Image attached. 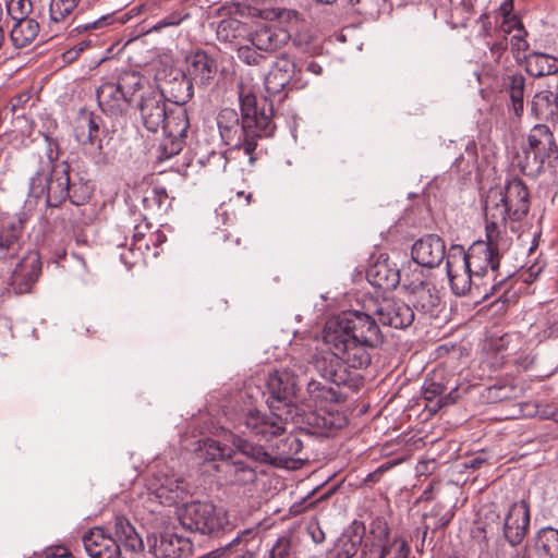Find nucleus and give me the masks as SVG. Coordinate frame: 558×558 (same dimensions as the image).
I'll use <instances>...</instances> for the list:
<instances>
[{
  "mask_svg": "<svg viewBox=\"0 0 558 558\" xmlns=\"http://www.w3.org/2000/svg\"><path fill=\"white\" fill-rule=\"evenodd\" d=\"M365 526L354 521L336 541L328 551V558H352L365 539Z\"/></svg>",
  "mask_w": 558,
  "mask_h": 558,
  "instance_id": "obj_25",
  "label": "nucleus"
},
{
  "mask_svg": "<svg viewBox=\"0 0 558 558\" xmlns=\"http://www.w3.org/2000/svg\"><path fill=\"white\" fill-rule=\"evenodd\" d=\"M45 554L47 558H73L69 549L62 546L47 548Z\"/></svg>",
  "mask_w": 558,
  "mask_h": 558,
  "instance_id": "obj_56",
  "label": "nucleus"
},
{
  "mask_svg": "<svg viewBox=\"0 0 558 558\" xmlns=\"http://www.w3.org/2000/svg\"><path fill=\"white\" fill-rule=\"evenodd\" d=\"M179 518L184 529L204 535L225 532L231 525L228 512L209 501H193L184 505Z\"/></svg>",
  "mask_w": 558,
  "mask_h": 558,
  "instance_id": "obj_6",
  "label": "nucleus"
},
{
  "mask_svg": "<svg viewBox=\"0 0 558 558\" xmlns=\"http://www.w3.org/2000/svg\"><path fill=\"white\" fill-rule=\"evenodd\" d=\"M142 24H144L142 26V36H143V35L150 34L153 32H157L160 28L166 27V26L177 25V24H179V20H174L172 17H166V19L161 20L160 22H158L156 24H149L145 20V21L142 22Z\"/></svg>",
  "mask_w": 558,
  "mask_h": 558,
  "instance_id": "obj_54",
  "label": "nucleus"
},
{
  "mask_svg": "<svg viewBox=\"0 0 558 558\" xmlns=\"http://www.w3.org/2000/svg\"><path fill=\"white\" fill-rule=\"evenodd\" d=\"M531 111L539 120H553L558 116V100L550 90L536 93L531 101Z\"/></svg>",
  "mask_w": 558,
  "mask_h": 558,
  "instance_id": "obj_38",
  "label": "nucleus"
},
{
  "mask_svg": "<svg viewBox=\"0 0 558 558\" xmlns=\"http://www.w3.org/2000/svg\"><path fill=\"white\" fill-rule=\"evenodd\" d=\"M307 397L302 399V403L310 410L324 408L327 403L337 402L338 391L318 380L311 379L306 387Z\"/></svg>",
  "mask_w": 558,
  "mask_h": 558,
  "instance_id": "obj_33",
  "label": "nucleus"
},
{
  "mask_svg": "<svg viewBox=\"0 0 558 558\" xmlns=\"http://www.w3.org/2000/svg\"><path fill=\"white\" fill-rule=\"evenodd\" d=\"M499 525V514L492 508L485 509L483 514V532H493L494 529H498Z\"/></svg>",
  "mask_w": 558,
  "mask_h": 558,
  "instance_id": "obj_51",
  "label": "nucleus"
},
{
  "mask_svg": "<svg viewBox=\"0 0 558 558\" xmlns=\"http://www.w3.org/2000/svg\"><path fill=\"white\" fill-rule=\"evenodd\" d=\"M526 71L533 76H545L558 72V59L554 56L532 52L526 57Z\"/></svg>",
  "mask_w": 558,
  "mask_h": 558,
  "instance_id": "obj_40",
  "label": "nucleus"
},
{
  "mask_svg": "<svg viewBox=\"0 0 558 558\" xmlns=\"http://www.w3.org/2000/svg\"><path fill=\"white\" fill-rule=\"evenodd\" d=\"M43 272V263L37 251H27L16 263L8 281L9 288L15 294L33 292Z\"/></svg>",
  "mask_w": 558,
  "mask_h": 558,
  "instance_id": "obj_14",
  "label": "nucleus"
},
{
  "mask_svg": "<svg viewBox=\"0 0 558 558\" xmlns=\"http://www.w3.org/2000/svg\"><path fill=\"white\" fill-rule=\"evenodd\" d=\"M58 158V153L53 154L52 149L50 148L48 151V159L53 162Z\"/></svg>",
  "mask_w": 558,
  "mask_h": 558,
  "instance_id": "obj_64",
  "label": "nucleus"
},
{
  "mask_svg": "<svg viewBox=\"0 0 558 558\" xmlns=\"http://www.w3.org/2000/svg\"><path fill=\"white\" fill-rule=\"evenodd\" d=\"M399 284L409 294L432 282L429 272L425 271L421 265L414 263L413 260L408 262L402 266L399 271Z\"/></svg>",
  "mask_w": 558,
  "mask_h": 558,
  "instance_id": "obj_34",
  "label": "nucleus"
},
{
  "mask_svg": "<svg viewBox=\"0 0 558 558\" xmlns=\"http://www.w3.org/2000/svg\"><path fill=\"white\" fill-rule=\"evenodd\" d=\"M133 14H140V7L136 5L130 10V12L125 13L124 16L121 19L122 23H125L128 20L132 17Z\"/></svg>",
  "mask_w": 558,
  "mask_h": 558,
  "instance_id": "obj_62",
  "label": "nucleus"
},
{
  "mask_svg": "<svg viewBox=\"0 0 558 558\" xmlns=\"http://www.w3.org/2000/svg\"><path fill=\"white\" fill-rule=\"evenodd\" d=\"M238 57L246 64H258L264 59L262 51L250 45L240 46L238 49Z\"/></svg>",
  "mask_w": 558,
  "mask_h": 558,
  "instance_id": "obj_46",
  "label": "nucleus"
},
{
  "mask_svg": "<svg viewBox=\"0 0 558 558\" xmlns=\"http://www.w3.org/2000/svg\"><path fill=\"white\" fill-rule=\"evenodd\" d=\"M556 153L557 145L549 128L537 124L530 131L526 144L513 155L512 165L525 175L534 177L542 171L545 160Z\"/></svg>",
  "mask_w": 558,
  "mask_h": 558,
  "instance_id": "obj_5",
  "label": "nucleus"
},
{
  "mask_svg": "<svg viewBox=\"0 0 558 558\" xmlns=\"http://www.w3.org/2000/svg\"><path fill=\"white\" fill-rule=\"evenodd\" d=\"M245 25L236 19L222 20L217 28L218 38L223 41H232L245 33Z\"/></svg>",
  "mask_w": 558,
  "mask_h": 558,
  "instance_id": "obj_43",
  "label": "nucleus"
},
{
  "mask_svg": "<svg viewBox=\"0 0 558 558\" xmlns=\"http://www.w3.org/2000/svg\"><path fill=\"white\" fill-rule=\"evenodd\" d=\"M81 0H51L44 32L49 38L62 34L74 21V12Z\"/></svg>",
  "mask_w": 558,
  "mask_h": 558,
  "instance_id": "obj_22",
  "label": "nucleus"
},
{
  "mask_svg": "<svg viewBox=\"0 0 558 558\" xmlns=\"http://www.w3.org/2000/svg\"><path fill=\"white\" fill-rule=\"evenodd\" d=\"M412 260L425 268L440 265L446 255L445 241L436 234H427L414 242L411 250Z\"/></svg>",
  "mask_w": 558,
  "mask_h": 558,
  "instance_id": "obj_21",
  "label": "nucleus"
},
{
  "mask_svg": "<svg viewBox=\"0 0 558 558\" xmlns=\"http://www.w3.org/2000/svg\"><path fill=\"white\" fill-rule=\"evenodd\" d=\"M40 31L39 23L34 19H20L16 20L11 33L10 38L16 48H24L35 40Z\"/></svg>",
  "mask_w": 558,
  "mask_h": 558,
  "instance_id": "obj_36",
  "label": "nucleus"
},
{
  "mask_svg": "<svg viewBox=\"0 0 558 558\" xmlns=\"http://www.w3.org/2000/svg\"><path fill=\"white\" fill-rule=\"evenodd\" d=\"M185 74L192 85L207 86L217 74V63L207 52L197 50L186 57Z\"/></svg>",
  "mask_w": 558,
  "mask_h": 558,
  "instance_id": "obj_24",
  "label": "nucleus"
},
{
  "mask_svg": "<svg viewBox=\"0 0 558 558\" xmlns=\"http://www.w3.org/2000/svg\"><path fill=\"white\" fill-rule=\"evenodd\" d=\"M121 260L129 267L132 268L136 265L137 260L134 258V251L131 247L128 252L121 254Z\"/></svg>",
  "mask_w": 558,
  "mask_h": 558,
  "instance_id": "obj_59",
  "label": "nucleus"
},
{
  "mask_svg": "<svg viewBox=\"0 0 558 558\" xmlns=\"http://www.w3.org/2000/svg\"><path fill=\"white\" fill-rule=\"evenodd\" d=\"M501 90L509 96V108L520 118L524 111L525 76L520 72L507 73L501 81Z\"/></svg>",
  "mask_w": 558,
  "mask_h": 558,
  "instance_id": "obj_32",
  "label": "nucleus"
},
{
  "mask_svg": "<svg viewBox=\"0 0 558 558\" xmlns=\"http://www.w3.org/2000/svg\"><path fill=\"white\" fill-rule=\"evenodd\" d=\"M530 508L526 501L512 502L502 519V535L511 547L519 546L530 529Z\"/></svg>",
  "mask_w": 558,
  "mask_h": 558,
  "instance_id": "obj_18",
  "label": "nucleus"
},
{
  "mask_svg": "<svg viewBox=\"0 0 558 558\" xmlns=\"http://www.w3.org/2000/svg\"><path fill=\"white\" fill-rule=\"evenodd\" d=\"M447 276L450 282L452 292L456 295H465L472 289L482 294L486 299L488 293L483 289L487 282H482L475 279V275L471 274V268L464 260V248L461 245H452L447 253Z\"/></svg>",
  "mask_w": 558,
  "mask_h": 558,
  "instance_id": "obj_9",
  "label": "nucleus"
},
{
  "mask_svg": "<svg viewBox=\"0 0 558 558\" xmlns=\"http://www.w3.org/2000/svg\"><path fill=\"white\" fill-rule=\"evenodd\" d=\"M507 49V44L502 40L494 43L489 50L496 62H499L500 58Z\"/></svg>",
  "mask_w": 558,
  "mask_h": 558,
  "instance_id": "obj_57",
  "label": "nucleus"
},
{
  "mask_svg": "<svg viewBox=\"0 0 558 558\" xmlns=\"http://www.w3.org/2000/svg\"><path fill=\"white\" fill-rule=\"evenodd\" d=\"M533 548L537 558H558V530L543 527L537 531Z\"/></svg>",
  "mask_w": 558,
  "mask_h": 558,
  "instance_id": "obj_35",
  "label": "nucleus"
},
{
  "mask_svg": "<svg viewBox=\"0 0 558 558\" xmlns=\"http://www.w3.org/2000/svg\"><path fill=\"white\" fill-rule=\"evenodd\" d=\"M410 295L414 308L424 314L435 315L440 305V298L433 282L413 291Z\"/></svg>",
  "mask_w": 558,
  "mask_h": 558,
  "instance_id": "obj_37",
  "label": "nucleus"
},
{
  "mask_svg": "<svg viewBox=\"0 0 558 558\" xmlns=\"http://www.w3.org/2000/svg\"><path fill=\"white\" fill-rule=\"evenodd\" d=\"M293 418L294 415H291L289 409L286 411L270 410L269 415L257 410H251L245 415L243 423L252 434L268 440L281 435L286 430L287 423L293 421Z\"/></svg>",
  "mask_w": 558,
  "mask_h": 558,
  "instance_id": "obj_15",
  "label": "nucleus"
},
{
  "mask_svg": "<svg viewBox=\"0 0 558 558\" xmlns=\"http://www.w3.org/2000/svg\"><path fill=\"white\" fill-rule=\"evenodd\" d=\"M197 451L199 457L204 458L205 460H221L222 462L228 461L225 458L230 457L231 449L225 445H221L215 439L206 438L199 442Z\"/></svg>",
  "mask_w": 558,
  "mask_h": 558,
  "instance_id": "obj_42",
  "label": "nucleus"
},
{
  "mask_svg": "<svg viewBox=\"0 0 558 558\" xmlns=\"http://www.w3.org/2000/svg\"><path fill=\"white\" fill-rule=\"evenodd\" d=\"M25 221V213L0 215V259H12L21 254Z\"/></svg>",
  "mask_w": 558,
  "mask_h": 558,
  "instance_id": "obj_16",
  "label": "nucleus"
},
{
  "mask_svg": "<svg viewBox=\"0 0 558 558\" xmlns=\"http://www.w3.org/2000/svg\"><path fill=\"white\" fill-rule=\"evenodd\" d=\"M216 469L223 474L222 477L226 484L231 486L253 484L257 478L254 468L241 460L222 461Z\"/></svg>",
  "mask_w": 558,
  "mask_h": 558,
  "instance_id": "obj_29",
  "label": "nucleus"
},
{
  "mask_svg": "<svg viewBox=\"0 0 558 558\" xmlns=\"http://www.w3.org/2000/svg\"><path fill=\"white\" fill-rule=\"evenodd\" d=\"M88 128H89L88 140H89V142H92L93 137H94V132L98 131V125L94 122L93 119H88Z\"/></svg>",
  "mask_w": 558,
  "mask_h": 558,
  "instance_id": "obj_61",
  "label": "nucleus"
},
{
  "mask_svg": "<svg viewBox=\"0 0 558 558\" xmlns=\"http://www.w3.org/2000/svg\"><path fill=\"white\" fill-rule=\"evenodd\" d=\"M148 551L156 558H182L192 554V543L187 537L166 530L147 535Z\"/></svg>",
  "mask_w": 558,
  "mask_h": 558,
  "instance_id": "obj_17",
  "label": "nucleus"
},
{
  "mask_svg": "<svg viewBox=\"0 0 558 558\" xmlns=\"http://www.w3.org/2000/svg\"><path fill=\"white\" fill-rule=\"evenodd\" d=\"M399 271L400 269L392 267L387 258H378L368 267L366 277L372 286L390 291L400 283Z\"/></svg>",
  "mask_w": 558,
  "mask_h": 558,
  "instance_id": "obj_30",
  "label": "nucleus"
},
{
  "mask_svg": "<svg viewBox=\"0 0 558 558\" xmlns=\"http://www.w3.org/2000/svg\"><path fill=\"white\" fill-rule=\"evenodd\" d=\"M526 32L524 27H520L518 32H515L510 40L511 49L513 52L525 51L529 48V44L525 39Z\"/></svg>",
  "mask_w": 558,
  "mask_h": 558,
  "instance_id": "obj_53",
  "label": "nucleus"
},
{
  "mask_svg": "<svg viewBox=\"0 0 558 558\" xmlns=\"http://www.w3.org/2000/svg\"><path fill=\"white\" fill-rule=\"evenodd\" d=\"M140 37V34L136 32H131L129 34V39L123 46L122 53L126 56L130 69L122 72L119 77V82L117 85L121 89L122 94L126 100L131 104L136 95L137 89L140 88V72L137 70V64L133 63L132 57L129 54L131 50L132 44Z\"/></svg>",
  "mask_w": 558,
  "mask_h": 558,
  "instance_id": "obj_27",
  "label": "nucleus"
},
{
  "mask_svg": "<svg viewBox=\"0 0 558 558\" xmlns=\"http://www.w3.org/2000/svg\"><path fill=\"white\" fill-rule=\"evenodd\" d=\"M241 120L232 108H223L217 117V125L222 141L233 148H243L251 155L257 145V140L270 136L275 125L272 123V108L267 99L259 101L251 92H240Z\"/></svg>",
  "mask_w": 558,
  "mask_h": 558,
  "instance_id": "obj_2",
  "label": "nucleus"
},
{
  "mask_svg": "<svg viewBox=\"0 0 558 558\" xmlns=\"http://www.w3.org/2000/svg\"><path fill=\"white\" fill-rule=\"evenodd\" d=\"M93 44V40L89 39V38H86V39H82L80 40L76 45H74L72 48L65 50L63 53H62V59L65 63H72L74 62L75 60H77V58L80 57V54L85 50L87 49L88 47H90Z\"/></svg>",
  "mask_w": 558,
  "mask_h": 558,
  "instance_id": "obj_49",
  "label": "nucleus"
},
{
  "mask_svg": "<svg viewBox=\"0 0 558 558\" xmlns=\"http://www.w3.org/2000/svg\"><path fill=\"white\" fill-rule=\"evenodd\" d=\"M374 314L379 322L396 329H404L412 325L414 311L404 301L393 298H384L377 302Z\"/></svg>",
  "mask_w": 558,
  "mask_h": 558,
  "instance_id": "obj_20",
  "label": "nucleus"
},
{
  "mask_svg": "<svg viewBox=\"0 0 558 558\" xmlns=\"http://www.w3.org/2000/svg\"><path fill=\"white\" fill-rule=\"evenodd\" d=\"M308 80L303 75V68L287 53L280 54L265 77V87L270 95H277L286 88L303 89Z\"/></svg>",
  "mask_w": 558,
  "mask_h": 558,
  "instance_id": "obj_10",
  "label": "nucleus"
},
{
  "mask_svg": "<svg viewBox=\"0 0 558 558\" xmlns=\"http://www.w3.org/2000/svg\"><path fill=\"white\" fill-rule=\"evenodd\" d=\"M520 27H523V24L515 15L509 16L507 17V20L504 19L501 24V29L506 34H509L513 31L518 32Z\"/></svg>",
  "mask_w": 558,
  "mask_h": 558,
  "instance_id": "obj_55",
  "label": "nucleus"
},
{
  "mask_svg": "<svg viewBox=\"0 0 558 558\" xmlns=\"http://www.w3.org/2000/svg\"><path fill=\"white\" fill-rule=\"evenodd\" d=\"M187 131V121L185 119H169L165 125L162 137L158 138V144H153L148 148V154L159 161L171 158L179 154L183 148V137Z\"/></svg>",
  "mask_w": 558,
  "mask_h": 558,
  "instance_id": "obj_19",
  "label": "nucleus"
},
{
  "mask_svg": "<svg viewBox=\"0 0 558 558\" xmlns=\"http://www.w3.org/2000/svg\"><path fill=\"white\" fill-rule=\"evenodd\" d=\"M233 446L244 456L258 461V462H269L270 456L267 451L264 450L263 447L256 446L247 441L246 439L235 437L233 439Z\"/></svg>",
  "mask_w": 558,
  "mask_h": 558,
  "instance_id": "obj_44",
  "label": "nucleus"
},
{
  "mask_svg": "<svg viewBox=\"0 0 558 558\" xmlns=\"http://www.w3.org/2000/svg\"><path fill=\"white\" fill-rule=\"evenodd\" d=\"M281 446V454L284 457L298 454L303 447L302 441L293 435L286 437Z\"/></svg>",
  "mask_w": 558,
  "mask_h": 558,
  "instance_id": "obj_50",
  "label": "nucleus"
},
{
  "mask_svg": "<svg viewBox=\"0 0 558 558\" xmlns=\"http://www.w3.org/2000/svg\"><path fill=\"white\" fill-rule=\"evenodd\" d=\"M116 535L123 543L125 551L136 556V546L140 545V537L135 526L124 515H117L114 519Z\"/></svg>",
  "mask_w": 558,
  "mask_h": 558,
  "instance_id": "obj_41",
  "label": "nucleus"
},
{
  "mask_svg": "<svg viewBox=\"0 0 558 558\" xmlns=\"http://www.w3.org/2000/svg\"><path fill=\"white\" fill-rule=\"evenodd\" d=\"M83 544L90 558H119L122 556L120 545L101 527H94L84 534Z\"/></svg>",
  "mask_w": 558,
  "mask_h": 558,
  "instance_id": "obj_23",
  "label": "nucleus"
},
{
  "mask_svg": "<svg viewBox=\"0 0 558 558\" xmlns=\"http://www.w3.org/2000/svg\"><path fill=\"white\" fill-rule=\"evenodd\" d=\"M290 34L282 27L260 25L248 35V41L259 51H274L286 45Z\"/></svg>",
  "mask_w": 558,
  "mask_h": 558,
  "instance_id": "obj_26",
  "label": "nucleus"
},
{
  "mask_svg": "<svg viewBox=\"0 0 558 558\" xmlns=\"http://www.w3.org/2000/svg\"><path fill=\"white\" fill-rule=\"evenodd\" d=\"M154 81L161 99L183 105L193 96L191 80L180 69L172 66L159 69L154 73Z\"/></svg>",
  "mask_w": 558,
  "mask_h": 558,
  "instance_id": "obj_12",
  "label": "nucleus"
},
{
  "mask_svg": "<svg viewBox=\"0 0 558 558\" xmlns=\"http://www.w3.org/2000/svg\"><path fill=\"white\" fill-rule=\"evenodd\" d=\"M71 167L66 161L53 163L50 177L44 172H36L31 179L29 193L34 197L46 195L49 207H58L70 196Z\"/></svg>",
  "mask_w": 558,
  "mask_h": 558,
  "instance_id": "obj_7",
  "label": "nucleus"
},
{
  "mask_svg": "<svg viewBox=\"0 0 558 558\" xmlns=\"http://www.w3.org/2000/svg\"><path fill=\"white\" fill-rule=\"evenodd\" d=\"M486 241L474 242L469 250L464 251L465 264L471 268L475 279L482 281L488 278L490 282V295L501 286L502 280L495 283L497 270L500 264L501 254L510 246V239L505 231L486 223Z\"/></svg>",
  "mask_w": 558,
  "mask_h": 558,
  "instance_id": "obj_4",
  "label": "nucleus"
},
{
  "mask_svg": "<svg viewBox=\"0 0 558 558\" xmlns=\"http://www.w3.org/2000/svg\"><path fill=\"white\" fill-rule=\"evenodd\" d=\"M513 10V0H505L500 5H499V14L507 20V17L511 16V12Z\"/></svg>",
  "mask_w": 558,
  "mask_h": 558,
  "instance_id": "obj_58",
  "label": "nucleus"
},
{
  "mask_svg": "<svg viewBox=\"0 0 558 558\" xmlns=\"http://www.w3.org/2000/svg\"><path fill=\"white\" fill-rule=\"evenodd\" d=\"M29 8L31 3H26L25 0H11L7 3V12L14 21L20 20V16L21 20L27 19Z\"/></svg>",
  "mask_w": 558,
  "mask_h": 558,
  "instance_id": "obj_48",
  "label": "nucleus"
},
{
  "mask_svg": "<svg viewBox=\"0 0 558 558\" xmlns=\"http://www.w3.org/2000/svg\"><path fill=\"white\" fill-rule=\"evenodd\" d=\"M111 22H112L111 15H101V16L97 17L96 20H93V21H89V22H86L83 24H77L71 31V35L73 33L81 34V33L88 32L92 29H100V28H104V27L110 25Z\"/></svg>",
  "mask_w": 558,
  "mask_h": 558,
  "instance_id": "obj_47",
  "label": "nucleus"
},
{
  "mask_svg": "<svg viewBox=\"0 0 558 558\" xmlns=\"http://www.w3.org/2000/svg\"><path fill=\"white\" fill-rule=\"evenodd\" d=\"M298 387V374L295 369L282 368L270 373L267 379L269 398L267 403L270 410H290L293 415V399Z\"/></svg>",
  "mask_w": 558,
  "mask_h": 558,
  "instance_id": "obj_11",
  "label": "nucleus"
},
{
  "mask_svg": "<svg viewBox=\"0 0 558 558\" xmlns=\"http://www.w3.org/2000/svg\"><path fill=\"white\" fill-rule=\"evenodd\" d=\"M530 194L520 179L507 182L504 189H489L485 197L486 223L506 232L507 219L522 220L529 213Z\"/></svg>",
  "mask_w": 558,
  "mask_h": 558,
  "instance_id": "obj_3",
  "label": "nucleus"
},
{
  "mask_svg": "<svg viewBox=\"0 0 558 558\" xmlns=\"http://www.w3.org/2000/svg\"><path fill=\"white\" fill-rule=\"evenodd\" d=\"M270 558H292L289 539L279 538L271 548Z\"/></svg>",
  "mask_w": 558,
  "mask_h": 558,
  "instance_id": "obj_52",
  "label": "nucleus"
},
{
  "mask_svg": "<svg viewBox=\"0 0 558 558\" xmlns=\"http://www.w3.org/2000/svg\"><path fill=\"white\" fill-rule=\"evenodd\" d=\"M304 70H305L306 72H308V73H312V74L316 75V76H319V75H322V73H323V68H322V65H320L319 63H317L316 61H310V62L305 65V68L303 69V71H304Z\"/></svg>",
  "mask_w": 558,
  "mask_h": 558,
  "instance_id": "obj_60",
  "label": "nucleus"
},
{
  "mask_svg": "<svg viewBox=\"0 0 558 558\" xmlns=\"http://www.w3.org/2000/svg\"><path fill=\"white\" fill-rule=\"evenodd\" d=\"M446 387L434 380H426L423 385V397L426 400V408L430 412H437L442 407L449 405L454 402L452 391L445 395Z\"/></svg>",
  "mask_w": 558,
  "mask_h": 558,
  "instance_id": "obj_39",
  "label": "nucleus"
},
{
  "mask_svg": "<svg viewBox=\"0 0 558 558\" xmlns=\"http://www.w3.org/2000/svg\"><path fill=\"white\" fill-rule=\"evenodd\" d=\"M146 488L149 495L165 506H172L183 500L189 488L183 477L169 473L167 469H159L146 478Z\"/></svg>",
  "mask_w": 558,
  "mask_h": 558,
  "instance_id": "obj_13",
  "label": "nucleus"
},
{
  "mask_svg": "<svg viewBox=\"0 0 558 558\" xmlns=\"http://www.w3.org/2000/svg\"><path fill=\"white\" fill-rule=\"evenodd\" d=\"M69 201L76 206L85 204L90 197V189L86 183L70 182Z\"/></svg>",
  "mask_w": 558,
  "mask_h": 558,
  "instance_id": "obj_45",
  "label": "nucleus"
},
{
  "mask_svg": "<svg viewBox=\"0 0 558 558\" xmlns=\"http://www.w3.org/2000/svg\"><path fill=\"white\" fill-rule=\"evenodd\" d=\"M485 462L484 459L480 458V457H476V458H473L469 461V466L470 468H473V469H477L481 466V464H483Z\"/></svg>",
  "mask_w": 558,
  "mask_h": 558,
  "instance_id": "obj_63",
  "label": "nucleus"
},
{
  "mask_svg": "<svg viewBox=\"0 0 558 558\" xmlns=\"http://www.w3.org/2000/svg\"><path fill=\"white\" fill-rule=\"evenodd\" d=\"M384 336L374 317L361 311H345L329 318L323 330L328 351L314 357V367L337 387L349 385L348 368L360 369L371 364L369 350L383 343Z\"/></svg>",
  "mask_w": 558,
  "mask_h": 558,
  "instance_id": "obj_1",
  "label": "nucleus"
},
{
  "mask_svg": "<svg viewBox=\"0 0 558 558\" xmlns=\"http://www.w3.org/2000/svg\"><path fill=\"white\" fill-rule=\"evenodd\" d=\"M410 547L399 537H389V529L385 521L373 520L368 533L365 534L361 558H408Z\"/></svg>",
  "mask_w": 558,
  "mask_h": 558,
  "instance_id": "obj_8",
  "label": "nucleus"
},
{
  "mask_svg": "<svg viewBox=\"0 0 558 558\" xmlns=\"http://www.w3.org/2000/svg\"><path fill=\"white\" fill-rule=\"evenodd\" d=\"M169 119H184L180 116H167L166 105L161 98H147L142 101V122L148 132L158 133L165 130Z\"/></svg>",
  "mask_w": 558,
  "mask_h": 558,
  "instance_id": "obj_28",
  "label": "nucleus"
},
{
  "mask_svg": "<svg viewBox=\"0 0 558 558\" xmlns=\"http://www.w3.org/2000/svg\"><path fill=\"white\" fill-rule=\"evenodd\" d=\"M96 98L101 111L110 116L122 114L130 105L119 86L111 82H106L97 88Z\"/></svg>",
  "mask_w": 558,
  "mask_h": 558,
  "instance_id": "obj_31",
  "label": "nucleus"
}]
</instances>
